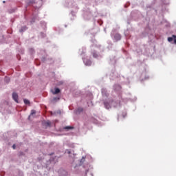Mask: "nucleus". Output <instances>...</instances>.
<instances>
[{
    "mask_svg": "<svg viewBox=\"0 0 176 176\" xmlns=\"http://www.w3.org/2000/svg\"><path fill=\"white\" fill-rule=\"evenodd\" d=\"M12 99L15 102L19 103V96L16 93H12Z\"/></svg>",
    "mask_w": 176,
    "mask_h": 176,
    "instance_id": "obj_1",
    "label": "nucleus"
},
{
    "mask_svg": "<svg viewBox=\"0 0 176 176\" xmlns=\"http://www.w3.org/2000/svg\"><path fill=\"white\" fill-rule=\"evenodd\" d=\"M3 3H6V1H3Z\"/></svg>",
    "mask_w": 176,
    "mask_h": 176,
    "instance_id": "obj_19",
    "label": "nucleus"
},
{
    "mask_svg": "<svg viewBox=\"0 0 176 176\" xmlns=\"http://www.w3.org/2000/svg\"><path fill=\"white\" fill-rule=\"evenodd\" d=\"M23 29L24 30H26V27H25V28H22V29L20 30V32L23 31Z\"/></svg>",
    "mask_w": 176,
    "mask_h": 176,
    "instance_id": "obj_14",
    "label": "nucleus"
},
{
    "mask_svg": "<svg viewBox=\"0 0 176 176\" xmlns=\"http://www.w3.org/2000/svg\"><path fill=\"white\" fill-rule=\"evenodd\" d=\"M43 126L45 128L50 127L51 126V122L47 120L43 122Z\"/></svg>",
    "mask_w": 176,
    "mask_h": 176,
    "instance_id": "obj_2",
    "label": "nucleus"
},
{
    "mask_svg": "<svg viewBox=\"0 0 176 176\" xmlns=\"http://www.w3.org/2000/svg\"><path fill=\"white\" fill-rule=\"evenodd\" d=\"M91 62L90 60L88 61V63L87 64V65H91Z\"/></svg>",
    "mask_w": 176,
    "mask_h": 176,
    "instance_id": "obj_15",
    "label": "nucleus"
},
{
    "mask_svg": "<svg viewBox=\"0 0 176 176\" xmlns=\"http://www.w3.org/2000/svg\"><path fill=\"white\" fill-rule=\"evenodd\" d=\"M30 116H29V117H28V119H30Z\"/></svg>",
    "mask_w": 176,
    "mask_h": 176,
    "instance_id": "obj_18",
    "label": "nucleus"
},
{
    "mask_svg": "<svg viewBox=\"0 0 176 176\" xmlns=\"http://www.w3.org/2000/svg\"><path fill=\"white\" fill-rule=\"evenodd\" d=\"M36 114V111L35 110H32L31 111V113H30V116H34Z\"/></svg>",
    "mask_w": 176,
    "mask_h": 176,
    "instance_id": "obj_11",
    "label": "nucleus"
},
{
    "mask_svg": "<svg viewBox=\"0 0 176 176\" xmlns=\"http://www.w3.org/2000/svg\"><path fill=\"white\" fill-rule=\"evenodd\" d=\"M23 102L25 104H30V102L28 99H24Z\"/></svg>",
    "mask_w": 176,
    "mask_h": 176,
    "instance_id": "obj_9",
    "label": "nucleus"
},
{
    "mask_svg": "<svg viewBox=\"0 0 176 176\" xmlns=\"http://www.w3.org/2000/svg\"><path fill=\"white\" fill-rule=\"evenodd\" d=\"M53 100L54 101H58V100H60V98H54Z\"/></svg>",
    "mask_w": 176,
    "mask_h": 176,
    "instance_id": "obj_13",
    "label": "nucleus"
},
{
    "mask_svg": "<svg viewBox=\"0 0 176 176\" xmlns=\"http://www.w3.org/2000/svg\"><path fill=\"white\" fill-rule=\"evenodd\" d=\"M114 38H115V39H116V41H119V40L121 39V35L117 34H116V35L114 36Z\"/></svg>",
    "mask_w": 176,
    "mask_h": 176,
    "instance_id": "obj_5",
    "label": "nucleus"
},
{
    "mask_svg": "<svg viewBox=\"0 0 176 176\" xmlns=\"http://www.w3.org/2000/svg\"><path fill=\"white\" fill-rule=\"evenodd\" d=\"M67 152L68 154H71V151H70L67 150Z\"/></svg>",
    "mask_w": 176,
    "mask_h": 176,
    "instance_id": "obj_17",
    "label": "nucleus"
},
{
    "mask_svg": "<svg viewBox=\"0 0 176 176\" xmlns=\"http://www.w3.org/2000/svg\"><path fill=\"white\" fill-rule=\"evenodd\" d=\"M63 129H64V130L69 131V130L74 129V127H73V126H65V127L63 128Z\"/></svg>",
    "mask_w": 176,
    "mask_h": 176,
    "instance_id": "obj_7",
    "label": "nucleus"
},
{
    "mask_svg": "<svg viewBox=\"0 0 176 176\" xmlns=\"http://www.w3.org/2000/svg\"><path fill=\"white\" fill-rule=\"evenodd\" d=\"M12 148H13V149H16V145H15V144H13V145H12Z\"/></svg>",
    "mask_w": 176,
    "mask_h": 176,
    "instance_id": "obj_16",
    "label": "nucleus"
},
{
    "mask_svg": "<svg viewBox=\"0 0 176 176\" xmlns=\"http://www.w3.org/2000/svg\"><path fill=\"white\" fill-rule=\"evenodd\" d=\"M104 107L107 109H111V105L109 102H104Z\"/></svg>",
    "mask_w": 176,
    "mask_h": 176,
    "instance_id": "obj_4",
    "label": "nucleus"
},
{
    "mask_svg": "<svg viewBox=\"0 0 176 176\" xmlns=\"http://www.w3.org/2000/svg\"><path fill=\"white\" fill-rule=\"evenodd\" d=\"M59 93H60V89L58 88H56L55 91L53 92V94H58Z\"/></svg>",
    "mask_w": 176,
    "mask_h": 176,
    "instance_id": "obj_6",
    "label": "nucleus"
},
{
    "mask_svg": "<svg viewBox=\"0 0 176 176\" xmlns=\"http://www.w3.org/2000/svg\"><path fill=\"white\" fill-rule=\"evenodd\" d=\"M83 111H84V109H83V108L79 107V108H78V109H77V113H80L83 112Z\"/></svg>",
    "mask_w": 176,
    "mask_h": 176,
    "instance_id": "obj_8",
    "label": "nucleus"
},
{
    "mask_svg": "<svg viewBox=\"0 0 176 176\" xmlns=\"http://www.w3.org/2000/svg\"><path fill=\"white\" fill-rule=\"evenodd\" d=\"M93 57H94V58H97V57H98V55L96 52H93Z\"/></svg>",
    "mask_w": 176,
    "mask_h": 176,
    "instance_id": "obj_10",
    "label": "nucleus"
},
{
    "mask_svg": "<svg viewBox=\"0 0 176 176\" xmlns=\"http://www.w3.org/2000/svg\"><path fill=\"white\" fill-rule=\"evenodd\" d=\"M5 81H6L7 83H8V82H10V78H8V77H6V78H5Z\"/></svg>",
    "mask_w": 176,
    "mask_h": 176,
    "instance_id": "obj_12",
    "label": "nucleus"
},
{
    "mask_svg": "<svg viewBox=\"0 0 176 176\" xmlns=\"http://www.w3.org/2000/svg\"><path fill=\"white\" fill-rule=\"evenodd\" d=\"M173 39H175V40H174V43L176 44V36H175V35H173L172 37H168V41L169 42L173 41Z\"/></svg>",
    "mask_w": 176,
    "mask_h": 176,
    "instance_id": "obj_3",
    "label": "nucleus"
}]
</instances>
